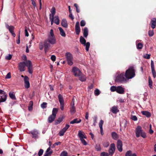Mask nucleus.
I'll list each match as a JSON object with an SVG mask.
<instances>
[{
    "mask_svg": "<svg viewBox=\"0 0 156 156\" xmlns=\"http://www.w3.org/2000/svg\"><path fill=\"white\" fill-rule=\"evenodd\" d=\"M135 70L133 66L130 67L126 71L125 76L127 79H132L135 76Z\"/></svg>",
    "mask_w": 156,
    "mask_h": 156,
    "instance_id": "obj_1",
    "label": "nucleus"
},
{
    "mask_svg": "<svg viewBox=\"0 0 156 156\" xmlns=\"http://www.w3.org/2000/svg\"><path fill=\"white\" fill-rule=\"evenodd\" d=\"M136 136V137H139L140 136L143 138H145L147 137L146 133L142 129V127L140 126H138L135 131Z\"/></svg>",
    "mask_w": 156,
    "mask_h": 156,
    "instance_id": "obj_2",
    "label": "nucleus"
},
{
    "mask_svg": "<svg viewBox=\"0 0 156 156\" xmlns=\"http://www.w3.org/2000/svg\"><path fill=\"white\" fill-rule=\"evenodd\" d=\"M66 56L68 64L70 66H72L73 64V57L72 54L69 52L66 53Z\"/></svg>",
    "mask_w": 156,
    "mask_h": 156,
    "instance_id": "obj_3",
    "label": "nucleus"
},
{
    "mask_svg": "<svg viewBox=\"0 0 156 156\" xmlns=\"http://www.w3.org/2000/svg\"><path fill=\"white\" fill-rule=\"evenodd\" d=\"M124 73H122L117 76L115 80L116 82H122L126 81V80L124 77Z\"/></svg>",
    "mask_w": 156,
    "mask_h": 156,
    "instance_id": "obj_4",
    "label": "nucleus"
},
{
    "mask_svg": "<svg viewBox=\"0 0 156 156\" xmlns=\"http://www.w3.org/2000/svg\"><path fill=\"white\" fill-rule=\"evenodd\" d=\"M28 62H22L19 63L18 65L19 69L21 72H23L25 70V66H27V65H28Z\"/></svg>",
    "mask_w": 156,
    "mask_h": 156,
    "instance_id": "obj_5",
    "label": "nucleus"
},
{
    "mask_svg": "<svg viewBox=\"0 0 156 156\" xmlns=\"http://www.w3.org/2000/svg\"><path fill=\"white\" fill-rule=\"evenodd\" d=\"M7 95L5 92L0 89V102L5 101L6 99Z\"/></svg>",
    "mask_w": 156,
    "mask_h": 156,
    "instance_id": "obj_6",
    "label": "nucleus"
},
{
    "mask_svg": "<svg viewBox=\"0 0 156 156\" xmlns=\"http://www.w3.org/2000/svg\"><path fill=\"white\" fill-rule=\"evenodd\" d=\"M115 149V147L114 143L111 144H110L109 149L108 150L109 154L111 156H112L114 154Z\"/></svg>",
    "mask_w": 156,
    "mask_h": 156,
    "instance_id": "obj_7",
    "label": "nucleus"
},
{
    "mask_svg": "<svg viewBox=\"0 0 156 156\" xmlns=\"http://www.w3.org/2000/svg\"><path fill=\"white\" fill-rule=\"evenodd\" d=\"M58 97L60 105V108L62 111L64 110V100L63 97L61 94H59Z\"/></svg>",
    "mask_w": 156,
    "mask_h": 156,
    "instance_id": "obj_8",
    "label": "nucleus"
},
{
    "mask_svg": "<svg viewBox=\"0 0 156 156\" xmlns=\"http://www.w3.org/2000/svg\"><path fill=\"white\" fill-rule=\"evenodd\" d=\"M72 72L73 73L74 75L76 77L80 76L82 73L80 70L76 67H73Z\"/></svg>",
    "mask_w": 156,
    "mask_h": 156,
    "instance_id": "obj_9",
    "label": "nucleus"
},
{
    "mask_svg": "<svg viewBox=\"0 0 156 156\" xmlns=\"http://www.w3.org/2000/svg\"><path fill=\"white\" fill-rule=\"evenodd\" d=\"M24 80L25 83L24 86L26 88H29L30 87V84L28 77L27 76H25Z\"/></svg>",
    "mask_w": 156,
    "mask_h": 156,
    "instance_id": "obj_10",
    "label": "nucleus"
},
{
    "mask_svg": "<svg viewBox=\"0 0 156 156\" xmlns=\"http://www.w3.org/2000/svg\"><path fill=\"white\" fill-rule=\"evenodd\" d=\"M151 67L153 77L155 78L156 77V72L155 70L154 63L152 60H151Z\"/></svg>",
    "mask_w": 156,
    "mask_h": 156,
    "instance_id": "obj_11",
    "label": "nucleus"
},
{
    "mask_svg": "<svg viewBox=\"0 0 156 156\" xmlns=\"http://www.w3.org/2000/svg\"><path fill=\"white\" fill-rule=\"evenodd\" d=\"M117 147L118 151L121 152L122 151V141L119 140L117 142Z\"/></svg>",
    "mask_w": 156,
    "mask_h": 156,
    "instance_id": "obj_12",
    "label": "nucleus"
},
{
    "mask_svg": "<svg viewBox=\"0 0 156 156\" xmlns=\"http://www.w3.org/2000/svg\"><path fill=\"white\" fill-rule=\"evenodd\" d=\"M27 63L28 65H27V66L28 67V71L30 74L33 73V67L31 62L30 60H28Z\"/></svg>",
    "mask_w": 156,
    "mask_h": 156,
    "instance_id": "obj_13",
    "label": "nucleus"
},
{
    "mask_svg": "<svg viewBox=\"0 0 156 156\" xmlns=\"http://www.w3.org/2000/svg\"><path fill=\"white\" fill-rule=\"evenodd\" d=\"M47 40L51 44H54L56 43V39L54 37L48 36Z\"/></svg>",
    "mask_w": 156,
    "mask_h": 156,
    "instance_id": "obj_14",
    "label": "nucleus"
},
{
    "mask_svg": "<svg viewBox=\"0 0 156 156\" xmlns=\"http://www.w3.org/2000/svg\"><path fill=\"white\" fill-rule=\"evenodd\" d=\"M50 43L47 40H45L44 42V51L45 53L47 52L48 48L50 47Z\"/></svg>",
    "mask_w": 156,
    "mask_h": 156,
    "instance_id": "obj_15",
    "label": "nucleus"
},
{
    "mask_svg": "<svg viewBox=\"0 0 156 156\" xmlns=\"http://www.w3.org/2000/svg\"><path fill=\"white\" fill-rule=\"evenodd\" d=\"M38 131L36 129H34L31 131L29 133V134H31L32 135V138L35 139L38 137Z\"/></svg>",
    "mask_w": 156,
    "mask_h": 156,
    "instance_id": "obj_16",
    "label": "nucleus"
},
{
    "mask_svg": "<svg viewBox=\"0 0 156 156\" xmlns=\"http://www.w3.org/2000/svg\"><path fill=\"white\" fill-rule=\"evenodd\" d=\"M75 31L77 35H79L80 32V26L79 23L77 22L76 23L75 25Z\"/></svg>",
    "mask_w": 156,
    "mask_h": 156,
    "instance_id": "obj_17",
    "label": "nucleus"
},
{
    "mask_svg": "<svg viewBox=\"0 0 156 156\" xmlns=\"http://www.w3.org/2000/svg\"><path fill=\"white\" fill-rule=\"evenodd\" d=\"M78 135L80 140L84 138H87V136L84 133L83 131H81V130L79 131Z\"/></svg>",
    "mask_w": 156,
    "mask_h": 156,
    "instance_id": "obj_18",
    "label": "nucleus"
},
{
    "mask_svg": "<svg viewBox=\"0 0 156 156\" xmlns=\"http://www.w3.org/2000/svg\"><path fill=\"white\" fill-rule=\"evenodd\" d=\"M110 111L113 114H116L119 112V110L118 109L117 106H113L111 108Z\"/></svg>",
    "mask_w": 156,
    "mask_h": 156,
    "instance_id": "obj_19",
    "label": "nucleus"
},
{
    "mask_svg": "<svg viewBox=\"0 0 156 156\" xmlns=\"http://www.w3.org/2000/svg\"><path fill=\"white\" fill-rule=\"evenodd\" d=\"M124 89L121 86L117 87L116 92L119 94H123L124 92Z\"/></svg>",
    "mask_w": 156,
    "mask_h": 156,
    "instance_id": "obj_20",
    "label": "nucleus"
},
{
    "mask_svg": "<svg viewBox=\"0 0 156 156\" xmlns=\"http://www.w3.org/2000/svg\"><path fill=\"white\" fill-rule=\"evenodd\" d=\"M127 121L126 120H124L120 123V126L121 127L123 128V130H124L126 126Z\"/></svg>",
    "mask_w": 156,
    "mask_h": 156,
    "instance_id": "obj_21",
    "label": "nucleus"
},
{
    "mask_svg": "<svg viewBox=\"0 0 156 156\" xmlns=\"http://www.w3.org/2000/svg\"><path fill=\"white\" fill-rule=\"evenodd\" d=\"M56 117V116L53 115V114H51L48 118V122L49 123L52 122L54 120Z\"/></svg>",
    "mask_w": 156,
    "mask_h": 156,
    "instance_id": "obj_22",
    "label": "nucleus"
},
{
    "mask_svg": "<svg viewBox=\"0 0 156 156\" xmlns=\"http://www.w3.org/2000/svg\"><path fill=\"white\" fill-rule=\"evenodd\" d=\"M151 28L153 29H154L156 27V19L154 18L152 19L151 21Z\"/></svg>",
    "mask_w": 156,
    "mask_h": 156,
    "instance_id": "obj_23",
    "label": "nucleus"
},
{
    "mask_svg": "<svg viewBox=\"0 0 156 156\" xmlns=\"http://www.w3.org/2000/svg\"><path fill=\"white\" fill-rule=\"evenodd\" d=\"M78 77H79V80L82 82L85 81L86 80V79L85 76L82 74V73Z\"/></svg>",
    "mask_w": 156,
    "mask_h": 156,
    "instance_id": "obj_24",
    "label": "nucleus"
},
{
    "mask_svg": "<svg viewBox=\"0 0 156 156\" xmlns=\"http://www.w3.org/2000/svg\"><path fill=\"white\" fill-rule=\"evenodd\" d=\"M111 136L112 138L114 140H117L119 138L117 134L115 132L112 133Z\"/></svg>",
    "mask_w": 156,
    "mask_h": 156,
    "instance_id": "obj_25",
    "label": "nucleus"
},
{
    "mask_svg": "<svg viewBox=\"0 0 156 156\" xmlns=\"http://www.w3.org/2000/svg\"><path fill=\"white\" fill-rule=\"evenodd\" d=\"M62 26L65 28H67L68 27V24L66 20L65 19H63L61 22Z\"/></svg>",
    "mask_w": 156,
    "mask_h": 156,
    "instance_id": "obj_26",
    "label": "nucleus"
},
{
    "mask_svg": "<svg viewBox=\"0 0 156 156\" xmlns=\"http://www.w3.org/2000/svg\"><path fill=\"white\" fill-rule=\"evenodd\" d=\"M142 114L147 117H150L151 116V114L149 112L147 111H143L141 112Z\"/></svg>",
    "mask_w": 156,
    "mask_h": 156,
    "instance_id": "obj_27",
    "label": "nucleus"
},
{
    "mask_svg": "<svg viewBox=\"0 0 156 156\" xmlns=\"http://www.w3.org/2000/svg\"><path fill=\"white\" fill-rule=\"evenodd\" d=\"M64 119V117L63 116L58 118L57 119L55 120V124L57 125L59 124Z\"/></svg>",
    "mask_w": 156,
    "mask_h": 156,
    "instance_id": "obj_28",
    "label": "nucleus"
},
{
    "mask_svg": "<svg viewBox=\"0 0 156 156\" xmlns=\"http://www.w3.org/2000/svg\"><path fill=\"white\" fill-rule=\"evenodd\" d=\"M88 29L87 27H85L83 30V35L84 37H87L88 35Z\"/></svg>",
    "mask_w": 156,
    "mask_h": 156,
    "instance_id": "obj_29",
    "label": "nucleus"
},
{
    "mask_svg": "<svg viewBox=\"0 0 156 156\" xmlns=\"http://www.w3.org/2000/svg\"><path fill=\"white\" fill-rule=\"evenodd\" d=\"M81 120L80 119H75L73 120L70 122V123L73 124L75 123H79L81 122Z\"/></svg>",
    "mask_w": 156,
    "mask_h": 156,
    "instance_id": "obj_30",
    "label": "nucleus"
},
{
    "mask_svg": "<svg viewBox=\"0 0 156 156\" xmlns=\"http://www.w3.org/2000/svg\"><path fill=\"white\" fill-rule=\"evenodd\" d=\"M58 29L60 31V34L61 35L62 37H66V34L63 30L61 27H59Z\"/></svg>",
    "mask_w": 156,
    "mask_h": 156,
    "instance_id": "obj_31",
    "label": "nucleus"
},
{
    "mask_svg": "<svg viewBox=\"0 0 156 156\" xmlns=\"http://www.w3.org/2000/svg\"><path fill=\"white\" fill-rule=\"evenodd\" d=\"M54 23L57 25H58L59 24V19L58 16H54Z\"/></svg>",
    "mask_w": 156,
    "mask_h": 156,
    "instance_id": "obj_32",
    "label": "nucleus"
},
{
    "mask_svg": "<svg viewBox=\"0 0 156 156\" xmlns=\"http://www.w3.org/2000/svg\"><path fill=\"white\" fill-rule=\"evenodd\" d=\"M51 17H54L55 15L56 12V9L55 7H52L51 10Z\"/></svg>",
    "mask_w": 156,
    "mask_h": 156,
    "instance_id": "obj_33",
    "label": "nucleus"
},
{
    "mask_svg": "<svg viewBox=\"0 0 156 156\" xmlns=\"http://www.w3.org/2000/svg\"><path fill=\"white\" fill-rule=\"evenodd\" d=\"M152 83L153 82L151 77L149 76L148 77V85L149 87L151 88H152Z\"/></svg>",
    "mask_w": 156,
    "mask_h": 156,
    "instance_id": "obj_34",
    "label": "nucleus"
},
{
    "mask_svg": "<svg viewBox=\"0 0 156 156\" xmlns=\"http://www.w3.org/2000/svg\"><path fill=\"white\" fill-rule=\"evenodd\" d=\"M7 28L9 30L10 33H12L13 32V30L14 29V27L12 26H9L8 25L7 27Z\"/></svg>",
    "mask_w": 156,
    "mask_h": 156,
    "instance_id": "obj_35",
    "label": "nucleus"
},
{
    "mask_svg": "<svg viewBox=\"0 0 156 156\" xmlns=\"http://www.w3.org/2000/svg\"><path fill=\"white\" fill-rule=\"evenodd\" d=\"M33 105V101H30L28 106V110L29 111H31L32 110Z\"/></svg>",
    "mask_w": 156,
    "mask_h": 156,
    "instance_id": "obj_36",
    "label": "nucleus"
},
{
    "mask_svg": "<svg viewBox=\"0 0 156 156\" xmlns=\"http://www.w3.org/2000/svg\"><path fill=\"white\" fill-rule=\"evenodd\" d=\"M80 42L81 44L84 45L86 43V40L83 37L81 36L80 37Z\"/></svg>",
    "mask_w": 156,
    "mask_h": 156,
    "instance_id": "obj_37",
    "label": "nucleus"
},
{
    "mask_svg": "<svg viewBox=\"0 0 156 156\" xmlns=\"http://www.w3.org/2000/svg\"><path fill=\"white\" fill-rule=\"evenodd\" d=\"M70 113L72 114H74L76 112V108L74 106H71L70 108Z\"/></svg>",
    "mask_w": 156,
    "mask_h": 156,
    "instance_id": "obj_38",
    "label": "nucleus"
},
{
    "mask_svg": "<svg viewBox=\"0 0 156 156\" xmlns=\"http://www.w3.org/2000/svg\"><path fill=\"white\" fill-rule=\"evenodd\" d=\"M58 109L57 108H53L52 112V114L56 116V114L58 112Z\"/></svg>",
    "mask_w": 156,
    "mask_h": 156,
    "instance_id": "obj_39",
    "label": "nucleus"
},
{
    "mask_svg": "<svg viewBox=\"0 0 156 156\" xmlns=\"http://www.w3.org/2000/svg\"><path fill=\"white\" fill-rule=\"evenodd\" d=\"M9 96L13 100H16V98L15 97V95L13 94V93H12L11 92H9Z\"/></svg>",
    "mask_w": 156,
    "mask_h": 156,
    "instance_id": "obj_40",
    "label": "nucleus"
},
{
    "mask_svg": "<svg viewBox=\"0 0 156 156\" xmlns=\"http://www.w3.org/2000/svg\"><path fill=\"white\" fill-rule=\"evenodd\" d=\"M84 45L86 46L85 49L86 51H88L90 46V43L89 42H87L86 43H85V44H84Z\"/></svg>",
    "mask_w": 156,
    "mask_h": 156,
    "instance_id": "obj_41",
    "label": "nucleus"
},
{
    "mask_svg": "<svg viewBox=\"0 0 156 156\" xmlns=\"http://www.w3.org/2000/svg\"><path fill=\"white\" fill-rule=\"evenodd\" d=\"M117 87H115L114 86H112L111 87L110 90L111 91L114 92L115 91H116Z\"/></svg>",
    "mask_w": 156,
    "mask_h": 156,
    "instance_id": "obj_42",
    "label": "nucleus"
},
{
    "mask_svg": "<svg viewBox=\"0 0 156 156\" xmlns=\"http://www.w3.org/2000/svg\"><path fill=\"white\" fill-rule=\"evenodd\" d=\"M132 154L131 151L129 150L126 153L125 156H132Z\"/></svg>",
    "mask_w": 156,
    "mask_h": 156,
    "instance_id": "obj_43",
    "label": "nucleus"
},
{
    "mask_svg": "<svg viewBox=\"0 0 156 156\" xmlns=\"http://www.w3.org/2000/svg\"><path fill=\"white\" fill-rule=\"evenodd\" d=\"M143 44L140 43H138L137 45V48L138 49H141L143 48Z\"/></svg>",
    "mask_w": 156,
    "mask_h": 156,
    "instance_id": "obj_44",
    "label": "nucleus"
},
{
    "mask_svg": "<svg viewBox=\"0 0 156 156\" xmlns=\"http://www.w3.org/2000/svg\"><path fill=\"white\" fill-rule=\"evenodd\" d=\"M103 123H104L103 121L102 120H101L100 121V122L99 123V127H100V129H102V128H103L102 126H103Z\"/></svg>",
    "mask_w": 156,
    "mask_h": 156,
    "instance_id": "obj_45",
    "label": "nucleus"
},
{
    "mask_svg": "<svg viewBox=\"0 0 156 156\" xmlns=\"http://www.w3.org/2000/svg\"><path fill=\"white\" fill-rule=\"evenodd\" d=\"M94 93L95 95L98 96L100 94V91L98 89H96L94 91Z\"/></svg>",
    "mask_w": 156,
    "mask_h": 156,
    "instance_id": "obj_46",
    "label": "nucleus"
},
{
    "mask_svg": "<svg viewBox=\"0 0 156 156\" xmlns=\"http://www.w3.org/2000/svg\"><path fill=\"white\" fill-rule=\"evenodd\" d=\"M66 132L64 130H63L62 129H61L59 133V135L60 136H62L64 135L65 133Z\"/></svg>",
    "mask_w": 156,
    "mask_h": 156,
    "instance_id": "obj_47",
    "label": "nucleus"
},
{
    "mask_svg": "<svg viewBox=\"0 0 156 156\" xmlns=\"http://www.w3.org/2000/svg\"><path fill=\"white\" fill-rule=\"evenodd\" d=\"M95 148L97 151H99L101 150V148L99 144H96L95 146Z\"/></svg>",
    "mask_w": 156,
    "mask_h": 156,
    "instance_id": "obj_48",
    "label": "nucleus"
},
{
    "mask_svg": "<svg viewBox=\"0 0 156 156\" xmlns=\"http://www.w3.org/2000/svg\"><path fill=\"white\" fill-rule=\"evenodd\" d=\"M47 103L46 102H43L41 105V107L43 108H46L47 107Z\"/></svg>",
    "mask_w": 156,
    "mask_h": 156,
    "instance_id": "obj_49",
    "label": "nucleus"
},
{
    "mask_svg": "<svg viewBox=\"0 0 156 156\" xmlns=\"http://www.w3.org/2000/svg\"><path fill=\"white\" fill-rule=\"evenodd\" d=\"M97 116H94L93 118V120H94V123H93V125L94 126H95L96 125V123L97 122Z\"/></svg>",
    "mask_w": 156,
    "mask_h": 156,
    "instance_id": "obj_50",
    "label": "nucleus"
},
{
    "mask_svg": "<svg viewBox=\"0 0 156 156\" xmlns=\"http://www.w3.org/2000/svg\"><path fill=\"white\" fill-rule=\"evenodd\" d=\"M109 145V143L108 141H105L104 142L103 146L105 147H107Z\"/></svg>",
    "mask_w": 156,
    "mask_h": 156,
    "instance_id": "obj_51",
    "label": "nucleus"
},
{
    "mask_svg": "<svg viewBox=\"0 0 156 156\" xmlns=\"http://www.w3.org/2000/svg\"><path fill=\"white\" fill-rule=\"evenodd\" d=\"M68 153L66 151H63L60 154V156H67Z\"/></svg>",
    "mask_w": 156,
    "mask_h": 156,
    "instance_id": "obj_52",
    "label": "nucleus"
},
{
    "mask_svg": "<svg viewBox=\"0 0 156 156\" xmlns=\"http://www.w3.org/2000/svg\"><path fill=\"white\" fill-rule=\"evenodd\" d=\"M154 34V32L153 30H150L148 31V35L150 37L152 36Z\"/></svg>",
    "mask_w": 156,
    "mask_h": 156,
    "instance_id": "obj_53",
    "label": "nucleus"
},
{
    "mask_svg": "<svg viewBox=\"0 0 156 156\" xmlns=\"http://www.w3.org/2000/svg\"><path fill=\"white\" fill-rule=\"evenodd\" d=\"M52 151H51L49 152H46V153L44 154L43 156H50L52 153Z\"/></svg>",
    "mask_w": 156,
    "mask_h": 156,
    "instance_id": "obj_54",
    "label": "nucleus"
},
{
    "mask_svg": "<svg viewBox=\"0 0 156 156\" xmlns=\"http://www.w3.org/2000/svg\"><path fill=\"white\" fill-rule=\"evenodd\" d=\"M100 156H109L108 153L103 152L101 154Z\"/></svg>",
    "mask_w": 156,
    "mask_h": 156,
    "instance_id": "obj_55",
    "label": "nucleus"
},
{
    "mask_svg": "<svg viewBox=\"0 0 156 156\" xmlns=\"http://www.w3.org/2000/svg\"><path fill=\"white\" fill-rule=\"evenodd\" d=\"M44 152V150L42 149H40L38 153V155L39 156H41Z\"/></svg>",
    "mask_w": 156,
    "mask_h": 156,
    "instance_id": "obj_56",
    "label": "nucleus"
},
{
    "mask_svg": "<svg viewBox=\"0 0 156 156\" xmlns=\"http://www.w3.org/2000/svg\"><path fill=\"white\" fill-rule=\"evenodd\" d=\"M70 126L67 124H66L65 127H64L62 129L63 130H64L66 132V131L67 130V129L69 128V127Z\"/></svg>",
    "mask_w": 156,
    "mask_h": 156,
    "instance_id": "obj_57",
    "label": "nucleus"
},
{
    "mask_svg": "<svg viewBox=\"0 0 156 156\" xmlns=\"http://www.w3.org/2000/svg\"><path fill=\"white\" fill-rule=\"evenodd\" d=\"M80 24L81 27H83L85 25L86 23L84 20H82L80 21Z\"/></svg>",
    "mask_w": 156,
    "mask_h": 156,
    "instance_id": "obj_58",
    "label": "nucleus"
},
{
    "mask_svg": "<svg viewBox=\"0 0 156 156\" xmlns=\"http://www.w3.org/2000/svg\"><path fill=\"white\" fill-rule=\"evenodd\" d=\"M50 19L51 21V25H52L53 24L54 17H51V15L50 14Z\"/></svg>",
    "mask_w": 156,
    "mask_h": 156,
    "instance_id": "obj_59",
    "label": "nucleus"
},
{
    "mask_svg": "<svg viewBox=\"0 0 156 156\" xmlns=\"http://www.w3.org/2000/svg\"><path fill=\"white\" fill-rule=\"evenodd\" d=\"M61 144V142H55V143L53 145V147H55V146H57Z\"/></svg>",
    "mask_w": 156,
    "mask_h": 156,
    "instance_id": "obj_60",
    "label": "nucleus"
},
{
    "mask_svg": "<svg viewBox=\"0 0 156 156\" xmlns=\"http://www.w3.org/2000/svg\"><path fill=\"white\" fill-rule=\"evenodd\" d=\"M82 143L84 145H86L87 144V143L86 141L84 140V139H83L80 140Z\"/></svg>",
    "mask_w": 156,
    "mask_h": 156,
    "instance_id": "obj_61",
    "label": "nucleus"
},
{
    "mask_svg": "<svg viewBox=\"0 0 156 156\" xmlns=\"http://www.w3.org/2000/svg\"><path fill=\"white\" fill-rule=\"evenodd\" d=\"M11 77V74L10 72H9L7 73L6 76L5 78L6 79H9Z\"/></svg>",
    "mask_w": 156,
    "mask_h": 156,
    "instance_id": "obj_62",
    "label": "nucleus"
},
{
    "mask_svg": "<svg viewBox=\"0 0 156 156\" xmlns=\"http://www.w3.org/2000/svg\"><path fill=\"white\" fill-rule=\"evenodd\" d=\"M12 58V55L9 54L8 56H6L5 58L7 60H10Z\"/></svg>",
    "mask_w": 156,
    "mask_h": 156,
    "instance_id": "obj_63",
    "label": "nucleus"
},
{
    "mask_svg": "<svg viewBox=\"0 0 156 156\" xmlns=\"http://www.w3.org/2000/svg\"><path fill=\"white\" fill-rule=\"evenodd\" d=\"M51 58L53 62H54L56 60V56L54 55H52L51 56Z\"/></svg>",
    "mask_w": 156,
    "mask_h": 156,
    "instance_id": "obj_64",
    "label": "nucleus"
}]
</instances>
